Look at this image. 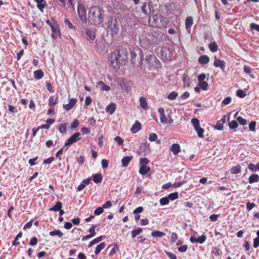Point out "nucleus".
Instances as JSON below:
<instances>
[{
	"label": "nucleus",
	"instance_id": "nucleus-56",
	"mask_svg": "<svg viewBox=\"0 0 259 259\" xmlns=\"http://www.w3.org/2000/svg\"><path fill=\"white\" fill-rule=\"evenodd\" d=\"M236 94H237V95L240 98H243V97H245L246 95L245 92H244L242 90H237Z\"/></svg>",
	"mask_w": 259,
	"mask_h": 259
},
{
	"label": "nucleus",
	"instance_id": "nucleus-2",
	"mask_svg": "<svg viewBox=\"0 0 259 259\" xmlns=\"http://www.w3.org/2000/svg\"><path fill=\"white\" fill-rule=\"evenodd\" d=\"M105 25L107 28L110 30L112 36L117 35L119 32V27L116 19L111 17L108 18V21L106 22Z\"/></svg>",
	"mask_w": 259,
	"mask_h": 259
},
{
	"label": "nucleus",
	"instance_id": "nucleus-5",
	"mask_svg": "<svg viewBox=\"0 0 259 259\" xmlns=\"http://www.w3.org/2000/svg\"><path fill=\"white\" fill-rule=\"evenodd\" d=\"M119 58L117 57L115 53H111L110 54V62L112 67L115 69H118L120 67V65L124 61H119Z\"/></svg>",
	"mask_w": 259,
	"mask_h": 259
},
{
	"label": "nucleus",
	"instance_id": "nucleus-21",
	"mask_svg": "<svg viewBox=\"0 0 259 259\" xmlns=\"http://www.w3.org/2000/svg\"><path fill=\"white\" fill-rule=\"evenodd\" d=\"M37 3V8L41 12H43L44 9L47 6V2L45 0H40L36 2Z\"/></svg>",
	"mask_w": 259,
	"mask_h": 259
},
{
	"label": "nucleus",
	"instance_id": "nucleus-30",
	"mask_svg": "<svg viewBox=\"0 0 259 259\" xmlns=\"http://www.w3.org/2000/svg\"><path fill=\"white\" fill-rule=\"evenodd\" d=\"M139 101L141 107L146 110L148 108V105L146 98L144 97H141L139 99Z\"/></svg>",
	"mask_w": 259,
	"mask_h": 259
},
{
	"label": "nucleus",
	"instance_id": "nucleus-64",
	"mask_svg": "<svg viewBox=\"0 0 259 259\" xmlns=\"http://www.w3.org/2000/svg\"><path fill=\"white\" fill-rule=\"evenodd\" d=\"M255 206L254 203L247 202L246 203V208L248 210H251Z\"/></svg>",
	"mask_w": 259,
	"mask_h": 259
},
{
	"label": "nucleus",
	"instance_id": "nucleus-53",
	"mask_svg": "<svg viewBox=\"0 0 259 259\" xmlns=\"http://www.w3.org/2000/svg\"><path fill=\"white\" fill-rule=\"evenodd\" d=\"M168 197L169 199L174 200L178 197V193L177 192L170 193L168 195Z\"/></svg>",
	"mask_w": 259,
	"mask_h": 259
},
{
	"label": "nucleus",
	"instance_id": "nucleus-4",
	"mask_svg": "<svg viewBox=\"0 0 259 259\" xmlns=\"http://www.w3.org/2000/svg\"><path fill=\"white\" fill-rule=\"evenodd\" d=\"M149 67L152 70L159 67V61L154 55H150L146 58Z\"/></svg>",
	"mask_w": 259,
	"mask_h": 259
},
{
	"label": "nucleus",
	"instance_id": "nucleus-31",
	"mask_svg": "<svg viewBox=\"0 0 259 259\" xmlns=\"http://www.w3.org/2000/svg\"><path fill=\"white\" fill-rule=\"evenodd\" d=\"M132 156H127L124 157L121 160L122 166L124 167H126L128 165L129 162L132 160Z\"/></svg>",
	"mask_w": 259,
	"mask_h": 259
},
{
	"label": "nucleus",
	"instance_id": "nucleus-50",
	"mask_svg": "<svg viewBox=\"0 0 259 259\" xmlns=\"http://www.w3.org/2000/svg\"><path fill=\"white\" fill-rule=\"evenodd\" d=\"M178 93L176 92H172L171 93H170L168 96V99H169V100H174L178 96Z\"/></svg>",
	"mask_w": 259,
	"mask_h": 259
},
{
	"label": "nucleus",
	"instance_id": "nucleus-55",
	"mask_svg": "<svg viewBox=\"0 0 259 259\" xmlns=\"http://www.w3.org/2000/svg\"><path fill=\"white\" fill-rule=\"evenodd\" d=\"M250 28L251 30H255L259 32V25L254 23H252L250 24Z\"/></svg>",
	"mask_w": 259,
	"mask_h": 259
},
{
	"label": "nucleus",
	"instance_id": "nucleus-26",
	"mask_svg": "<svg viewBox=\"0 0 259 259\" xmlns=\"http://www.w3.org/2000/svg\"><path fill=\"white\" fill-rule=\"evenodd\" d=\"M209 61V58L206 55L201 56L199 59L198 62L201 64H206Z\"/></svg>",
	"mask_w": 259,
	"mask_h": 259
},
{
	"label": "nucleus",
	"instance_id": "nucleus-57",
	"mask_svg": "<svg viewBox=\"0 0 259 259\" xmlns=\"http://www.w3.org/2000/svg\"><path fill=\"white\" fill-rule=\"evenodd\" d=\"M157 139V136L155 133H152L149 135V140L150 141H155Z\"/></svg>",
	"mask_w": 259,
	"mask_h": 259
},
{
	"label": "nucleus",
	"instance_id": "nucleus-42",
	"mask_svg": "<svg viewBox=\"0 0 259 259\" xmlns=\"http://www.w3.org/2000/svg\"><path fill=\"white\" fill-rule=\"evenodd\" d=\"M151 235L154 237H161L165 235V234L159 231H154L151 232Z\"/></svg>",
	"mask_w": 259,
	"mask_h": 259
},
{
	"label": "nucleus",
	"instance_id": "nucleus-9",
	"mask_svg": "<svg viewBox=\"0 0 259 259\" xmlns=\"http://www.w3.org/2000/svg\"><path fill=\"white\" fill-rule=\"evenodd\" d=\"M125 52V51L122 48H119L111 53H115L117 57L119 58V61H125L126 59Z\"/></svg>",
	"mask_w": 259,
	"mask_h": 259
},
{
	"label": "nucleus",
	"instance_id": "nucleus-63",
	"mask_svg": "<svg viewBox=\"0 0 259 259\" xmlns=\"http://www.w3.org/2000/svg\"><path fill=\"white\" fill-rule=\"evenodd\" d=\"M114 141L119 145H121L123 143V140L120 137H116Z\"/></svg>",
	"mask_w": 259,
	"mask_h": 259
},
{
	"label": "nucleus",
	"instance_id": "nucleus-54",
	"mask_svg": "<svg viewBox=\"0 0 259 259\" xmlns=\"http://www.w3.org/2000/svg\"><path fill=\"white\" fill-rule=\"evenodd\" d=\"M183 78V81L184 83V85H186L188 87H189L190 82H189V79L188 77L186 74H184Z\"/></svg>",
	"mask_w": 259,
	"mask_h": 259
},
{
	"label": "nucleus",
	"instance_id": "nucleus-13",
	"mask_svg": "<svg viewBox=\"0 0 259 259\" xmlns=\"http://www.w3.org/2000/svg\"><path fill=\"white\" fill-rule=\"evenodd\" d=\"M214 61L213 65L216 67H220L224 71L225 67V62L223 60H220L217 58V56L214 57Z\"/></svg>",
	"mask_w": 259,
	"mask_h": 259
},
{
	"label": "nucleus",
	"instance_id": "nucleus-12",
	"mask_svg": "<svg viewBox=\"0 0 259 259\" xmlns=\"http://www.w3.org/2000/svg\"><path fill=\"white\" fill-rule=\"evenodd\" d=\"M206 239V236L204 235H202L198 237H195L194 236H191L190 240L192 243H199L200 244L203 243Z\"/></svg>",
	"mask_w": 259,
	"mask_h": 259
},
{
	"label": "nucleus",
	"instance_id": "nucleus-40",
	"mask_svg": "<svg viewBox=\"0 0 259 259\" xmlns=\"http://www.w3.org/2000/svg\"><path fill=\"white\" fill-rule=\"evenodd\" d=\"M58 102V98L54 97H50L49 99V105L52 107L56 105Z\"/></svg>",
	"mask_w": 259,
	"mask_h": 259
},
{
	"label": "nucleus",
	"instance_id": "nucleus-61",
	"mask_svg": "<svg viewBox=\"0 0 259 259\" xmlns=\"http://www.w3.org/2000/svg\"><path fill=\"white\" fill-rule=\"evenodd\" d=\"M103 212V208L102 207H99L95 210L94 214L96 215H100Z\"/></svg>",
	"mask_w": 259,
	"mask_h": 259
},
{
	"label": "nucleus",
	"instance_id": "nucleus-25",
	"mask_svg": "<svg viewBox=\"0 0 259 259\" xmlns=\"http://www.w3.org/2000/svg\"><path fill=\"white\" fill-rule=\"evenodd\" d=\"M116 105L115 103H110L106 108V111L110 114H112L115 110Z\"/></svg>",
	"mask_w": 259,
	"mask_h": 259
},
{
	"label": "nucleus",
	"instance_id": "nucleus-8",
	"mask_svg": "<svg viewBox=\"0 0 259 259\" xmlns=\"http://www.w3.org/2000/svg\"><path fill=\"white\" fill-rule=\"evenodd\" d=\"M139 40L141 47L148 48L151 45V41L149 38L145 35H141L139 37Z\"/></svg>",
	"mask_w": 259,
	"mask_h": 259
},
{
	"label": "nucleus",
	"instance_id": "nucleus-14",
	"mask_svg": "<svg viewBox=\"0 0 259 259\" xmlns=\"http://www.w3.org/2000/svg\"><path fill=\"white\" fill-rule=\"evenodd\" d=\"M77 101L75 98L70 99L68 104L63 105V108L67 111L71 109L76 103Z\"/></svg>",
	"mask_w": 259,
	"mask_h": 259
},
{
	"label": "nucleus",
	"instance_id": "nucleus-41",
	"mask_svg": "<svg viewBox=\"0 0 259 259\" xmlns=\"http://www.w3.org/2000/svg\"><path fill=\"white\" fill-rule=\"evenodd\" d=\"M49 234L52 236H58L59 238L62 237L63 235V233L59 230H55L54 231H51L50 232Z\"/></svg>",
	"mask_w": 259,
	"mask_h": 259
},
{
	"label": "nucleus",
	"instance_id": "nucleus-7",
	"mask_svg": "<svg viewBox=\"0 0 259 259\" xmlns=\"http://www.w3.org/2000/svg\"><path fill=\"white\" fill-rule=\"evenodd\" d=\"M80 134L79 132H77L74 134L67 140V142L65 144V146H69L73 143L77 142L80 139Z\"/></svg>",
	"mask_w": 259,
	"mask_h": 259
},
{
	"label": "nucleus",
	"instance_id": "nucleus-32",
	"mask_svg": "<svg viewBox=\"0 0 259 259\" xmlns=\"http://www.w3.org/2000/svg\"><path fill=\"white\" fill-rule=\"evenodd\" d=\"M55 122V119H49L46 121V123L45 124H42L39 126L41 128L43 129H49L50 125L53 124Z\"/></svg>",
	"mask_w": 259,
	"mask_h": 259
},
{
	"label": "nucleus",
	"instance_id": "nucleus-11",
	"mask_svg": "<svg viewBox=\"0 0 259 259\" xmlns=\"http://www.w3.org/2000/svg\"><path fill=\"white\" fill-rule=\"evenodd\" d=\"M97 227V225H93L92 227H91L89 229L90 234L83 236L82 238V240L85 241L95 236L96 235L95 228Z\"/></svg>",
	"mask_w": 259,
	"mask_h": 259
},
{
	"label": "nucleus",
	"instance_id": "nucleus-29",
	"mask_svg": "<svg viewBox=\"0 0 259 259\" xmlns=\"http://www.w3.org/2000/svg\"><path fill=\"white\" fill-rule=\"evenodd\" d=\"M191 122L194 127V128L196 131H197L199 128H201V127L200 126L199 120L198 119L196 118H193L191 119Z\"/></svg>",
	"mask_w": 259,
	"mask_h": 259
},
{
	"label": "nucleus",
	"instance_id": "nucleus-48",
	"mask_svg": "<svg viewBox=\"0 0 259 259\" xmlns=\"http://www.w3.org/2000/svg\"><path fill=\"white\" fill-rule=\"evenodd\" d=\"M22 232H20L17 235L15 239V240L12 242L13 245H15V246L18 245L20 244V243L19 242H17V241H18V239L21 238L22 237Z\"/></svg>",
	"mask_w": 259,
	"mask_h": 259
},
{
	"label": "nucleus",
	"instance_id": "nucleus-10",
	"mask_svg": "<svg viewBox=\"0 0 259 259\" xmlns=\"http://www.w3.org/2000/svg\"><path fill=\"white\" fill-rule=\"evenodd\" d=\"M123 92L128 93L132 89L133 83L130 81L123 82L121 84Z\"/></svg>",
	"mask_w": 259,
	"mask_h": 259
},
{
	"label": "nucleus",
	"instance_id": "nucleus-20",
	"mask_svg": "<svg viewBox=\"0 0 259 259\" xmlns=\"http://www.w3.org/2000/svg\"><path fill=\"white\" fill-rule=\"evenodd\" d=\"M51 28L52 31L51 36L55 39L57 38L58 33L59 32V26L56 24L54 26L52 27Z\"/></svg>",
	"mask_w": 259,
	"mask_h": 259
},
{
	"label": "nucleus",
	"instance_id": "nucleus-43",
	"mask_svg": "<svg viewBox=\"0 0 259 259\" xmlns=\"http://www.w3.org/2000/svg\"><path fill=\"white\" fill-rule=\"evenodd\" d=\"M143 231L141 228H138L137 229L134 230L132 231V237L133 238L136 237L137 235H139Z\"/></svg>",
	"mask_w": 259,
	"mask_h": 259
},
{
	"label": "nucleus",
	"instance_id": "nucleus-45",
	"mask_svg": "<svg viewBox=\"0 0 259 259\" xmlns=\"http://www.w3.org/2000/svg\"><path fill=\"white\" fill-rule=\"evenodd\" d=\"M199 86L202 90L206 91L207 89L208 84L205 81H199Z\"/></svg>",
	"mask_w": 259,
	"mask_h": 259
},
{
	"label": "nucleus",
	"instance_id": "nucleus-1",
	"mask_svg": "<svg viewBox=\"0 0 259 259\" xmlns=\"http://www.w3.org/2000/svg\"><path fill=\"white\" fill-rule=\"evenodd\" d=\"M103 10L99 6H93L89 10L88 21L92 24L102 26L103 22Z\"/></svg>",
	"mask_w": 259,
	"mask_h": 259
},
{
	"label": "nucleus",
	"instance_id": "nucleus-24",
	"mask_svg": "<svg viewBox=\"0 0 259 259\" xmlns=\"http://www.w3.org/2000/svg\"><path fill=\"white\" fill-rule=\"evenodd\" d=\"M105 237L104 236H100L99 237L96 238L95 239H94L93 240L90 242L88 247H91L94 244L100 242V241L103 240L105 238Z\"/></svg>",
	"mask_w": 259,
	"mask_h": 259
},
{
	"label": "nucleus",
	"instance_id": "nucleus-51",
	"mask_svg": "<svg viewBox=\"0 0 259 259\" xmlns=\"http://www.w3.org/2000/svg\"><path fill=\"white\" fill-rule=\"evenodd\" d=\"M169 201L168 197H163L160 199V203L161 205L167 204Z\"/></svg>",
	"mask_w": 259,
	"mask_h": 259
},
{
	"label": "nucleus",
	"instance_id": "nucleus-28",
	"mask_svg": "<svg viewBox=\"0 0 259 259\" xmlns=\"http://www.w3.org/2000/svg\"><path fill=\"white\" fill-rule=\"evenodd\" d=\"M150 168L146 165H142L139 169V172L142 175H145L149 172Z\"/></svg>",
	"mask_w": 259,
	"mask_h": 259
},
{
	"label": "nucleus",
	"instance_id": "nucleus-47",
	"mask_svg": "<svg viewBox=\"0 0 259 259\" xmlns=\"http://www.w3.org/2000/svg\"><path fill=\"white\" fill-rule=\"evenodd\" d=\"M236 120L241 125H245L247 124V120L243 118L241 116L237 117Z\"/></svg>",
	"mask_w": 259,
	"mask_h": 259
},
{
	"label": "nucleus",
	"instance_id": "nucleus-33",
	"mask_svg": "<svg viewBox=\"0 0 259 259\" xmlns=\"http://www.w3.org/2000/svg\"><path fill=\"white\" fill-rule=\"evenodd\" d=\"M106 246V243L104 242H101L99 244H98L95 250V253L96 254H98L100 252V251L105 248Z\"/></svg>",
	"mask_w": 259,
	"mask_h": 259
},
{
	"label": "nucleus",
	"instance_id": "nucleus-27",
	"mask_svg": "<svg viewBox=\"0 0 259 259\" xmlns=\"http://www.w3.org/2000/svg\"><path fill=\"white\" fill-rule=\"evenodd\" d=\"M141 9L143 13L146 15H148L149 14V12H150L149 4H147V3H145L142 6Z\"/></svg>",
	"mask_w": 259,
	"mask_h": 259
},
{
	"label": "nucleus",
	"instance_id": "nucleus-3",
	"mask_svg": "<svg viewBox=\"0 0 259 259\" xmlns=\"http://www.w3.org/2000/svg\"><path fill=\"white\" fill-rule=\"evenodd\" d=\"M154 23L152 25L157 27H165L167 25V19L160 15H155L153 17Z\"/></svg>",
	"mask_w": 259,
	"mask_h": 259
},
{
	"label": "nucleus",
	"instance_id": "nucleus-46",
	"mask_svg": "<svg viewBox=\"0 0 259 259\" xmlns=\"http://www.w3.org/2000/svg\"><path fill=\"white\" fill-rule=\"evenodd\" d=\"M58 130L61 133H65L66 132V124H61L58 125Z\"/></svg>",
	"mask_w": 259,
	"mask_h": 259
},
{
	"label": "nucleus",
	"instance_id": "nucleus-37",
	"mask_svg": "<svg viewBox=\"0 0 259 259\" xmlns=\"http://www.w3.org/2000/svg\"><path fill=\"white\" fill-rule=\"evenodd\" d=\"M98 86L102 91H108L110 90V88L104 84L103 81H99L98 83Z\"/></svg>",
	"mask_w": 259,
	"mask_h": 259
},
{
	"label": "nucleus",
	"instance_id": "nucleus-38",
	"mask_svg": "<svg viewBox=\"0 0 259 259\" xmlns=\"http://www.w3.org/2000/svg\"><path fill=\"white\" fill-rule=\"evenodd\" d=\"M241 172V166L237 164L236 166H233L231 169V172L232 174H237Z\"/></svg>",
	"mask_w": 259,
	"mask_h": 259
},
{
	"label": "nucleus",
	"instance_id": "nucleus-36",
	"mask_svg": "<svg viewBox=\"0 0 259 259\" xmlns=\"http://www.w3.org/2000/svg\"><path fill=\"white\" fill-rule=\"evenodd\" d=\"M34 75L36 79H40L44 76V73L41 70H37L34 72Z\"/></svg>",
	"mask_w": 259,
	"mask_h": 259
},
{
	"label": "nucleus",
	"instance_id": "nucleus-44",
	"mask_svg": "<svg viewBox=\"0 0 259 259\" xmlns=\"http://www.w3.org/2000/svg\"><path fill=\"white\" fill-rule=\"evenodd\" d=\"M101 174H96L93 177V181L95 183H100L102 181Z\"/></svg>",
	"mask_w": 259,
	"mask_h": 259
},
{
	"label": "nucleus",
	"instance_id": "nucleus-58",
	"mask_svg": "<svg viewBox=\"0 0 259 259\" xmlns=\"http://www.w3.org/2000/svg\"><path fill=\"white\" fill-rule=\"evenodd\" d=\"M64 23L65 24V25H67L70 29H75V27L73 25V24L70 22V21L68 19H65Z\"/></svg>",
	"mask_w": 259,
	"mask_h": 259
},
{
	"label": "nucleus",
	"instance_id": "nucleus-39",
	"mask_svg": "<svg viewBox=\"0 0 259 259\" xmlns=\"http://www.w3.org/2000/svg\"><path fill=\"white\" fill-rule=\"evenodd\" d=\"M209 50L212 52H215L218 51V46L215 41H213L208 45Z\"/></svg>",
	"mask_w": 259,
	"mask_h": 259
},
{
	"label": "nucleus",
	"instance_id": "nucleus-52",
	"mask_svg": "<svg viewBox=\"0 0 259 259\" xmlns=\"http://www.w3.org/2000/svg\"><path fill=\"white\" fill-rule=\"evenodd\" d=\"M256 122L254 121H251L249 124V130L251 132L255 131Z\"/></svg>",
	"mask_w": 259,
	"mask_h": 259
},
{
	"label": "nucleus",
	"instance_id": "nucleus-34",
	"mask_svg": "<svg viewBox=\"0 0 259 259\" xmlns=\"http://www.w3.org/2000/svg\"><path fill=\"white\" fill-rule=\"evenodd\" d=\"M248 168L249 170L255 172L257 169L259 170V162L257 163L256 164L253 163H249L248 165Z\"/></svg>",
	"mask_w": 259,
	"mask_h": 259
},
{
	"label": "nucleus",
	"instance_id": "nucleus-19",
	"mask_svg": "<svg viewBox=\"0 0 259 259\" xmlns=\"http://www.w3.org/2000/svg\"><path fill=\"white\" fill-rule=\"evenodd\" d=\"M193 24V19L192 17H188L185 20L186 29L187 31H190V28Z\"/></svg>",
	"mask_w": 259,
	"mask_h": 259
},
{
	"label": "nucleus",
	"instance_id": "nucleus-62",
	"mask_svg": "<svg viewBox=\"0 0 259 259\" xmlns=\"http://www.w3.org/2000/svg\"><path fill=\"white\" fill-rule=\"evenodd\" d=\"M37 243V239L35 237H34L32 238H31L29 242V244L31 246H34V245H36Z\"/></svg>",
	"mask_w": 259,
	"mask_h": 259
},
{
	"label": "nucleus",
	"instance_id": "nucleus-17",
	"mask_svg": "<svg viewBox=\"0 0 259 259\" xmlns=\"http://www.w3.org/2000/svg\"><path fill=\"white\" fill-rule=\"evenodd\" d=\"M85 35L87 39L91 41L94 40L96 37L95 32L90 29L85 30Z\"/></svg>",
	"mask_w": 259,
	"mask_h": 259
},
{
	"label": "nucleus",
	"instance_id": "nucleus-60",
	"mask_svg": "<svg viewBox=\"0 0 259 259\" xmlns=\"http://www.w3.org/2000/svg\"><path fill=\"white\" fill-rule=\"evenodd\" d=\"M78 125L79 121L77 119H74L70 125V128L71 129H74L77 127L78 126Z\"/></svg>",
	"mask_w": 259,
	"mask_h": 259
},
{
	"label": "nucleus",
	"instance_id": "nucleus-18",
	"mask_svg": "<svg viewBox=\"0 0 259 259\" xmlns=\"http://www.w3.org/2000/svg\"><path fill=\"white\" fill-rule=\"evenodd\" d=\"M141 128V124L138 121H136L131 128V132L133 134L139 132Z\"/></svg>",
	"mask_w": 259,
	"mask_h": 259
},
{
	"label": "nucleus",
	"instance_id": "nucleus-23",
	"mask_svg": "<svg viewBox=\"0 0 259 259\" xmlns=\"http://www.w3.org/2000/svg\"><path fill=\"white\" fill-rule=\"evenodd\" d=\"M259 181V176L256 174H253L250 176L248 178V182L249 184H252L254 182Z\"/></svg>",
	"mask_w": 259,
	"mask_h": 259
},
{
	"label": "nucleus",
	"instance_id": "nucleus-15",
	"mask_svg": "<svg viewBox=\"0 0 259 259\" xmlns=\"http://www.w3.org/2000/svg\"><path fill=\"white\" fill-rule=\"evenodd\" d=\"M158 112L160 115V120L161 123H167V120L168 119V116H166L164 113V110L162 108L158 109Z\"/></svg>",
	"mask_w": 259,
	"mask_h": 259
},
{
	"label": "nucleus",
	"instance_id": "nucleus-49",
	"mask_svg": "<svg viewBox=\"0 0 259 259\" xmlns=\"http://www.w3.org/2000/svg\"><path fill=\"white\" fill-rule=\"evenodd\" d=\"M229 127L231 129H235L238 126L237 122L235 120H233L231 122H230L229 123Z\"/></svg>",
	"mask_w": 259,
	"mask_h": 259
},
{
	"label": "nucleus",
	"instance_id": "nucleus-6",
	"mask_svg": "<svg viewBox=\"0 0 259 259\" xmlns=\"http://www.w3.org/2000/svg\"><path fill=\"white\" fill-rule=\"evenodd\" d=\"M77 12L82 22H85L87 20L86 12L85 7L82 4L78 3L77 7Z\"/></svg>",
	"mask_w": 259,
	"mask_h": 259
},
{
	"label": "nucleus",
	"instance_id": "nucleus-35",
	"mask_svg": "<svg viewBox=\"0 0 259 259\" xmlns=\"http://www.w3.org/2000/svg\"><path fill=\"white\" fill-rule=\"evenodd\" d=\"M62 204L60 201H57L56 204L52 207H50L49 208L50 210H52L54 211H59L62 207Z\"/></svg>",
	"mask_w": 259,
	"mask_h": 259
},
{
	"label": "nucleus",
	"instance_id": "nucleus-22",
	"mask_svg": "<svg viewBox=\"0 0 259 259\" xmlns=\"http://www.w3.org/2000/svg\"><path fill=\"white\" fill-rule=\"evenodd\" d=\"M170 150L174 155H177L181 150L180 146L178 144H173Z\"/></svg>",
	"mask_w": 259,
	"mask_h": 259
},
{
	"label": "nucleus",
	"instance_id": "nucleus-59",
	"mask_svg": "<svg viewBox=\"0 0 259 259\" xmlns=\"http://www.w3.org/2000/svg\"><path fill=\"white\" fill-rule=\"evenodd\" d=\"M140 161L142 165H146L149 162V160L147 158H142L140 159Z\"/></svg>",
	"mask_w": 259,
	"mask_h": 259
},
{
	"label": "nucleus",
	"instance_id": "nucleus-16",
	"mask_svg": "<svg viewBox=\"0 0 259 259\" xmlns=\"http://www.w3.org/2000/svg\"><path fill=\"white\" fill-rule=\"evenodd\" d=\"M118 247L116 244L109 245L107 249V250L109 251V255L110 256H112L113 255H114L116 253L117 250H118Z\"/></svg>",
	"mask_w": 259,
	"mask_h": 259
}]
</instances>
